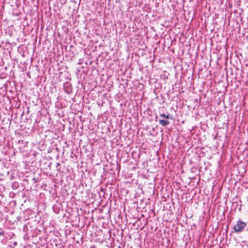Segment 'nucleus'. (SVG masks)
<instances>
[{
    "label": "nucleus",
    "mask_w": 248,
    "mask_h": 248,
    "mask_svg": "<svg viewBox=\"0 0 248 248\" xmlns=\"http://www.w3.org/2000/svg\"><path fill=\"white\" fill-rule=\"evenodd\" d=\"M247 226V223L241 219L237 221L236 224L233 226V230L234 232H241Z\"/></svg>",
    "instance_id": "f257e3e1"
},
{
    "label": "nucleus",
    "mask_w": 248,
    "mask_h": 248,
    "mask_svg": "<svg viewBox=\"0 0 248 248\" xmlns=\"http://www.w3.org/2000/svg\"><path fill=\"white\" fill-rule=\"evenodd\" d=\"M170 122L167 119H159V124L162 126H167L170 124Z\"/></svg>",
    "instance_id": "f03ea898"
},
{
    "label": "nucleus",
    "mask_w": 248,
    "mask_h": 248,
    "mask_svg": "<svg viewBox=\"0 0 248 248\" xmlns=\"http://www.w3.org/2000/svg\"><path fill=\"white\" fill-rule=\"evenodd\" d=\"M159 116L163 118V119H167V120H169V119H170V120H172L173 119V117L172 116H171L169 113H168V114L166 115L165 114V113H160L159 114Z\"/></svg>",
    "instance_id": "7ed1b4c3"
},
{
    "label": "nucleus",
    "mask_w": 248,
    "mask_h": 248,
    "mask_svg": "<svg viewBox=\"0 0 248 248\" xmlns=\"http://www.w3.org/2000/svg\"><path fill=\"white\" fill-rule=\"evenodd\" d=\"M18 187V186H17V183L15 182L13 184L12 188L13 189H16Z\"/></svg>",
    "instance_id": "20e7f679"
},
{
    "label": "nucleus",
    "mask_w": 248,
    "mask_h": 248,
    "mask_svg": "<svg viewBox=\"0 0 248 248\" xmlns=\"http://www.w3.org/2000/svg\"><path fill=\"white\" fill-rule=\"evenodd\" d=\"M21 219V217H16V219L18 220V221H20Z\"/></svg>",
    "instance_id": "39448f33"
},
{
    "label": "nucleus",
    "mask_w": 248,
    "mask_h": 248,
    "mask_svg": "<svg viewBox=\"0 0 248 248\" xmlns=\"http://www.w3.org/2000/svg\"><path fill=\"white\" fill-rule=\"evenodd\" d=\"M60 166V163H57L56 167H58V166Z\"/></svg>",
    "instance_id": "423d86ee"
}]
</instances>
